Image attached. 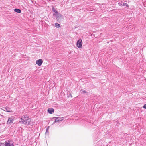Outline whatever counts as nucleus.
Instances as JSON below:
<instances>
[{
	"label": "nucleus",
	"instance_id": "1",
	"mask_svg": "<svg viewBox=\"0 0 146 146\" xmlns=\"http://www.w3.org/2000/svg\"><path fill=\"white\" fill-rule=\"evenodd\" d=\"M19 122L24 124L26 125H29L31 124V121L30 119L27 115L24 116L21 118V120Z\"/></svg>",
	"mask_w": 146,
	"mask_h": 146
},
{
	"label": "nucleus",
	"instance_id": "2",
	"mask_svg": "<svg viewBox=\"0 0 146 146\" xmlns=\"http://www.w3.org/2000/svg\"><path fill=\"white\" fill-rule=\"evenodd\" d=\"M56 20L57 21L60 23L63 19V17L62 15L60 14H58L56 15Z\"/></svg>",
	"mask_w": 146,
	"mask_h": 146
},
{
	"label": "nucleus",
	"instance_id": "3",
	"mask_svg": "<svg viewBox=\"0 0 146 146\" xmlns=\"http://www.w3.org/2000/svg\"><path fill=\"white\" fill-rule=\"evenodd\" d=\"M5 146H14L13 142L11 140H8L7 142H5Z\"/></svg>",
	"mask_w": 146,
	"mask_h": 146
},
{
	"label": "nucleus",
	"instance_id": "4",
	"mask_svg": "<svg viewBox=\"0 0 146 146\" xmlns=\"http://www.w3.org/2000/svg\"><path fill=\"white\" fill-rule=\"evenodd\" d=\"M54 118L55 119V121L53 123H55L59 122V121H62L64 119V117H55Z\"/></svg>",
	"mask_w": 146,
	"mask_h": 146
},
{
	"label": "nucleus",
	"instance_id": "5",
	"mask_svg": "<svg viewBox=\"0 0 146 146\" xmlns=\"http://www.w3.org/2000/svg\"><path fill=\"white\" fill-rule=\"evenodd\" d=\"M82 40L81 39H80L77 42V47L79 48H81L82 47Z\"/></svg>",
	"mask_w": 146,
	"mask_h": 146
},
{
	"label": "nucleus",
	"instance_id": "6",
	"mask_svg": "<svg viewBox=\"0 0 146 146\" xmlns=\"http://www.w3.org/2000/svg\"><path fill=\"white\" fill-rule=\"evenodd\" d=\"M43 63L42 60L41 59H40L36 61V63L38 66H40Z\"/></svg>",
	"mask_w": 146,
	"mask_h": 146
},
{
	"label": "nucleus",
	"instance_id": "7",
	"mask_svg": "<svg viewBox=\"0 0 146 146\" xmlns=\"http://www.w3.org/2000/svg\"><path fill=\"white\" fill-rule=\"evenodd\" d=\"M13 121V119L11 117L9 118L8 120L7 121V123L8 124H10L12 123Z\"/></svg>",
	"mask_w": 146,
	"mask_h": 146
},
{
	"label": "nucleus",
	"instance_id": "8",
	"mask_svg": "<svg viewBox=\"0 0 146 146\" xmlns=\"http://www.w3.org/2000/svg\"><path fill=\"white\" fill-rule=\"evenodd\" d=\"M48 112L50 114H52L54 112V110L52 108H49L48 110Z\"/></svg>",
	"mask_w": 146,
	"mask_h": 146
},
{
	"label": "nucleus",
	"instance_id": "9",
	"mask_svg": "<svg viewBox=\"0 0 146 146\" xmlns=\"http://www.w3.org/2000/svg\"><path fill=\"white\" fill-rule=\"evenodd\" d=\"M4 110L7 112H10L11 111V110H10L9 108L8 107H6L4 108Z\"/></svg>",
	"mask_w": 146,
	"mask_h": 146
},
{
	"label": "nucleus",
	"instance_id": "10",
	"mask_svg": "<svg viewBox=\"0 0 146 146\" xmlns=\"http://www.w3.org/2000/svg\"><path fill=\"white\" fill-rule=\"evenodd\" d=\"M52 10L55 13V14H54L53 15H56L58 14V13L57 11L55 9V8H54V7H53L52 8Z\"/></svg>",
	"mask_w": 146,
	"mask_h": 146
},
{
	"label": "nucleus",
	"instance_id": "11",
	"mask_svg": "<svg viewBox=\"0 0 146 146\" xmlns=\"http://www.w3.org/2000/svg\"><path fill=\"white\" fill-rule=\"evenodd\" d=\"M14 11L18 13H20L21 12V10L18 9H14Z\"/></svg>",
	"mask_w": 146,
	"mask_h": 146
},
{
	"label": "nucleus",
	"instance_id": "12",
	"mask_svg": "<svg viewBox=\"0 0 146 146\" xmlns=\"http://www.w3.org/2000/svg\"><path fill=\"white\" fill-rule=\"evenodd\" d=\"M121 5L122 6H126L127 7H128V5L126 3H122L121 2Z\"/></svg>",
	"mask_w": 146,
	"mask_h": 146
},
{
	"label": "nucleus",
	"instance_id": "13",
	"mask_svg": "<svg viewBox=\"0 0 146 146\" xmlns=\"http://www.w3.org/2000/svg\"><path fill=\"white\" fill-rule=\"evenodd\" d=\"M55 26L58 28H59L60 27V25L59 24L56 23L55 24Z\"/></svg>",
	"mask_w": 146,
	"mask_h": 146
},
{
	"label": "nucleus",
	"instance_id": "14",
	"mask_svg": "<svg viewBox=\"0 0 146 146\" xmlns=\"http://www.w3.org/2000/svg\"><path fill=\"white\" fill-rule=\"evenodd\" d=\"M81 91H82V93H85L86 92V91L83 89H82L81 90Z\"/></svg>",
	"mask_w": 146,
	"mask_h": 146
},
{
	"label": "nucleus",
	"instance_id": "15",
	"mask_svg": "<svg viewBox=\"0 0 146 146\" xmlns=\"http://www.w3.org/2000/svg\"><path fill=\"white\" fill-rule=\"evenodd\" d=\"M49 126H48V127H47V128L46 129V133H45L46 134L48 132V129H49Z\"/></svg>",
	"mask_w": 146,
	"mask_h": 146
},
{
	"label": "nucleus",
	"instance_id": "16",
	"mask_svg": "<svg viewBox=\"0 0 146 146\" xmlns=\"http://www.w3.org/2000/svg\"><path fill=\"white\" fill-rule=\"evenodd\" d=\"M5 144L3 143H0V146H4Z\"/></svg>",
	"mask_w": 146,
	"mask_h": 146
},
{
	"label": "nucleus",
	"instance_id": "17",
	"mask_svg": "<svg viewBox=\"0 0 146 146\" xmlns=\"http://www.w3.org/2000/svg\"><path fill=\"white\" fill-rule=\"evenodd\" d=\"M143 107L144 109H146V104H145L144 105Z\"/></svg>",
	"mask_w": 146,
	"mask_h": 146
}]
</instances>
